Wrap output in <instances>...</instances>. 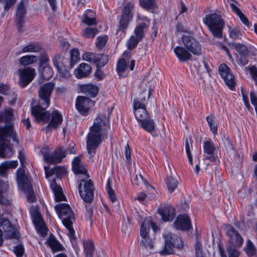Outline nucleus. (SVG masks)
Masks as SVG:
<instances>
[{
	"mask_svg": "<svg viewBox=\"0 0 257 257\" xmlns=\"http://www.w3.org/2000/svg\"><path fill=\"white\" fill-rule=\"evenodd\" d=\"M93 124L89 127V132L86 136V148L89 155L94 156L96 150L101 144L103 139H107L108 136L102 132V119H96Z\"/></svg>",
	"mask_w": 257,
	"mask_h": 257,
	"instance_id": "1",
	"label": "nucleus"
},
{
	"mask_svg": "<svg viewBox=\"0 0 257 257\" xmlns=\"http://www.w3.org/2000/svg\"><path fill=\"white\" fill-rule=\"evenodd\" d=\"M203 22L214 37L222 38L224 22L220 15L216 13L208 14L205 15Z\"/></svg>",
	"mask_w": 257,
	"mask_h": 257,
	"instance_id": "2",
	"label": "nucleus"
},
{
	"mask_svg": "<svg viewBox=\"0 0 257 257\" xmlns=\"http://www.w3.org/2000/svg\"><path fill=\"white\" fill-rule=\"evenodd\" d=\"M165 244L162 250L160 251L161 255L172 254L174 253V248L179 249L183 246L181 238L177 235L171 232H166L163 234Z\"/></svg>",
	"mask_w": 257,
	"mask_h": 257,
	"instance_id": "3",
	"label": "nucleus"
},
{
	"mask_svg": "<svg viewBox=\"0 0 257 257\" xmlns=\"http://www.w3.org/2000/svg\"><path fill=\"white\" fill-rule=\"evenodd\" d=\"M134 9V5L131 2H127L123 7L119 25H118V29L116 31L117 34L119 33L125 34L126 33L129 24L133 19Z\"/></svg>",
	"mask_w": 257,
	"mask_h": 257,
	"instance_id": "4",
	"label": "nucleus"
},
{
	"mask_svg": "<svg viewBox=\"0 0 257 257\" xmlns=\"http://www.w3.org/2000/svg\"><path fill=\"white\" fill-rule=\"evenodd\" d=\"M44 150H46L43 152L44 160L48 164L61 163L66 157V149L61 146L57 147L52 153L48 152V147L44 148Z\"/></svg>",
	"mask_w": 257,
	"mask_h": 257,
	"instance_id": "5",
	"label": "nucleus"
},
{
	"mask_svg": "<svg viewBox=\"0 0 257 257\" xmlns=\"http://www.w3.org/2000/svg\"><path fill=\"white\" fill-rule=\"evenodd\" d=\"M80 196L86 203H91L94 199V184L91 179H82L78 184Z\"/></svg>",
	"mask_w": 257,
	"mask_h": 257,
	"instance_id": "6",
	"label": "nucleus"
},
{
	"mask_svg": "<svg viewBox=\"0 0 257 257\" xmlns=\"http://www.w3.org/2000/svg\"><path fill=\"white\" fill-rule=\"evenodd\" d=\"M183 46L192 54L200 56L202 55V46L200 42L190 34H184L181 37Z\"/></svg>",
	"mask_w": 257,
	"mask_h": 257,
	"instance_id": "7",
	"label": "nucleus"
},
{
	"mask_svg": "<svg viewBox=\"0 0 257 257\" xmlns=\"http://www.w3.org/2000/svg\"><path fill=\"white\" fill-rule=\"evenodd\" d=\"M82 57L83 60L95 65L96 67L98 68L103 67L109 61L108 55L94 53L92 52H85Z\"/></svg>",
	"mask_w": 257,
	"mask_h": 257,
	"instance_id": "8",
	"label": "nucleus"
},
{
	"mask_svg": "<svg viewBox=\"0 0 257 257\" xmlns=\"http://www.w3.org/2000/svg\"><path fill=\"white\" fill-rule=\"evenodd\" d=\"M49 106H45L38 102V104L31 107V113L37 122L49 121L51 118V113L46 109Z\"/></svg>",
	"mask_w": 257,
	"mask_h": 257,
	"instance_id": "9",
	"label": "nucleus"
},
{
	"mask_svg": "<svg viewBox=\"0 0 257 257\" xmlns=\"http://www.w3.org/2000/svg\"><path fill=\"white\" fill-rule=\"evenodd\" d=\"M55 84L48 82L41 86L38 90V102L46 106L50 105V98L53 92Z\"/></svg>",
	"mask_w": 257,
	"mask_h": 257,
	"instance_id": "10",
	"label": "nucleus"
},
{
	"mask_svg": "<svg viewBox=\"0 0 257 257\" xmlns=\"http://www.w3.org/2000/svg\"><path fill=\"white\" fill-rule=\"evenodd\" d=\"M19 75V85L24 88L27 87L34 79L36 76L34 68L30 67L20 68L18 70Z\"/></svg>",
	"mask_w": 257,
	"mask_h": 257,
	"instance_id": "11",
	"label": "nucleus"
},
{
	"mask_svg": "<svg viewBox=\"0 0 257 257\" xmlns=\"http://www.w3.org/2000/svg\"><path fill=\"white\" fill-rule=\"evenodd\" d=\"M55 210L63 224L66 220L73 221L75 214L70 206L67 203H58L55 206Z\"/></svg>",
	"mask_w": 257,
	"mask_h": 257,
	"instance_id": "12",
	"label": "nucleus"
},
{
	"mask_svg": "<svg viewBox=\"0 0 257 257\" xmlns=\"http://www.w3.org/2000/svg\"><path fill=\"white\" fill-rule=\"evenodd\" d=\"M94 105V102L87 96H78L76 98L75 108L81 115H88L90 109Z\"/></svg>",
	"mask_w": 257,
	"mask_h": 257,
	"instance_id": "13",
	"label": "nucleus"
},
{
	"mask_svg": "<svg viewBox=\"0 0 257 257\" xmlns=\"http://www.w3.org/2000/svg\"><path fill=\"white\" fill-rule=\"evenodd\" d=\"M145 23L142 22L137 26L135 30V35H132L127 41V47L128 50H132L136 48L138 43L142 40L144 36Z\"/></svg>",
	"mask_w": 257,
	"mask_h": 257,
	"instance_id": "14",
	"label": "nucleus"
},
{
	"mask_svg": "<svg viewBox=\"0 0 257 257\" xmlns=\"http://www.w3.org/2000/svg\"><path fill=\"white\" fill-rule=\"evenodd\" d=\"M27 10L25 0H21L17 8L15 19L16 27L18 32L20 33L23 31L24 23L25 22V18Z\"/></svg>",
	"mask_w": 257,
	"mask_h": 257,
	"instance_id": "15",
	"label": "nucleus"
},
{
	"mask_svg": "<svg viewBox=\"0 0 257 257\" xmlns=\"http://www.w3.org/2000/svg\"><path fill=\"white\" fill-rule=\"evenodd\" d=\"M219 74L228 87L230 89L233 90L235 85L234 77L227 65L224 63L220 65Z\"/></svg>",
	"mask_w": 257,
	"mask_h": 257,
	"instance_id": "16",
	"label": "nucleus"
},
{
	"mask_svg": "<svg viewBox=\"0 0 257 257\" xmlns=\"http://www.w3.org/2000/svg\"><path fill=\"white\" fill-rule=\"evenodd\" d=\"M133 109L139 125L145 130V103L135 99L133 101Z\"/></svg>",
	"mask_w": 257,
	"mask_h": 257,
	"instance_id": "17",
	"label": "nucleus"
},
{
	"mask_svg": "<svg viewBox=\"0 0 257 257\" xmlns=\"http://www.w3.org/2000/svg\"><path fill=\"white\" fill-rule=\"evenodd\" d=\"M131 58V53L125 51L122 54V58H119L117 61L116 71L119 77H126L127 74L125 72L128 68L127 61H128Z\"/></svg>",
	"mask_w": 257,
	"mask_h": 257,
	"instance_id": "18",
	"label": "nucleus"
},
{
	"mask_svg": "<svg viewBox=\"0 0 257 257\" xmlns=\"http://www.w3.org/2000/svg\"><path fill=\"white\" fill-rule=\"evenodd\" d=\"M8 138H11L13 142L19 144L17 135L14 132L13 125L12 124H6L4 126L0 127V141L5 142H10V140L7 139Z\"/></svg>",
	"mask_w": 257,
	"mask_h": 257,
	"instance_id": "19",
	"label": "nucleus"
},
{
	"mask_svg": "<svg viewBox=\"0 0 257 257\" xmlns=\"http://www.w3.org/2000/svg\"><path fill=\"white\" fill-rule=\"evenodd\" d=\"M203 149L204 159L209 160L212 163H217V157L215 155L216 149L210 139L203 142Z\"/></svg>",
	"mask_w": 257,
	"mask_h": 257,
	"instance_id": "20",
	"label": "nucleus"
},
{
	"mask_svg": "<svg viewBox=\"0 0 257 257\" xmlns=\"http://www.w3.org/2000/svg\"><path fill=\"white\" fill-rule=\"evenodd\" d=\"M174 226L175 229L182 231H188L192 227L190 219L187 214L178 215L174 222Z\"/></svg>",
	"mask_w": 257,
	"mask_h": 257,
	"instance_id": "21",
	"label": "nucleus"
},
{
	"mask_svg": "<svg viewBox=\"0 0 257 257\" xmlns=\"http://www.w3.org/2000/svg\"><path fill=\"white\" fill-rule=\"evenodd\" d=\"M72 170L75 175H84L87 178L89 177L87 168L82 162L80 156H76L73 158L72 161Z\"/></svg>",
	"mask_w": 257,
	"mask_h": 257,
	"instance_id": "22",
	"label": "nucleus"
},
{
	"mask_svg": "<svg viewBox=\"0 0 257 257\" xmlns=\"http://www.w3.org/2000/svg\"><path fill=\"white\" fill-rule=\"evenodd\" d=\"M227 235L231 240V243L235 247H240L243 243V239L231 225L227 227Z\"/></svg>",
	"mask_w": 257,
	"mask_h": 257,
	"instance_id": "23",
	"label": "nucleus"
},
{
	"mask_svg": "<svg viewBox=\"0 0 257 257\" xmlns=\"http://www.w3.org/2000/svg\"><path fill=\"white\" fill-rule=\"evenodd\" d=\"M80 92L91 98H94L98 94L99 88L95 84L91 83L81 84L79 85Z\"/></svg>",
	"mask_w": 257,
	"mask_h": 257,
	"instance_id": "24",
	"label": "nucleus"
},
{
	"mask_svg": "<svg viewBox=\"0 0 257 257\" xmlns=\"http://www.w3.org/2000/svg\"><path fill=\"white\" fill-rule=\"evenodd\" d=\"M51 118L45 128L46 133L49 132L50 127L57 129L63 122L62 114L58 110H53L51 114Z\"/></svg>",
	"mask_w": 257,
	"mask_h": 257,
	"instance_id": "25",
	"label": "nucleus"
},
{
	"mask_svg": "<svg viewBox=\"0 0 257 257\" xmlns=\"http://www.w3.org/2000/svg\"><path fill=\"white\" fill-rule=\"evenodd\" d=\"M174 53L180 62H184L191 60L192 54L184 46H177L174 48Z\"/></svg>",
	"mask_w": 257,
	"mask_h": 257,
	"instance_id": "26",
	"label": "nucleus"
},
{
	"mask_svg": "<svg viewBox=\"0 0 257 257\" xmlns=\"http://www.w3.org/2000/svg\"><path fill=\"white\" fill-rule=\"evenodd\" d=\"M0 226L8 236L12 238H17V230L8 218H3L1 219Z\"/></svg>",
	"mask_w": 257,
	"mask_h": 257,
	"instance_id": "27",
	"label": "nucleus"
},
{
	"mask_svg": "<svg viewBox=\"0 0 257 257\" xmlns=\"http://www.w3.org/2000/svg\"><path fill=\"white\" fill-rule=\"evenodd\" d=\"M159 214L162 219L165 221H171L175 218L176 211L175 208L171 206L160 207L159 209Z\"/></svg>",
	"mask_w": 257,
	"mask_h": 257,
	"instance_id": "28",
	"label": "nucleus"
},
{
	"mask_svg": "<svg viewBox=\"0 0 257 257\" xmlns=\"http://www.w3.org/2000/svg\"><path fill=\"white\" fill-rule=\"evenodd\" d=\"M83 19L81 22L88 26H96L97 21L96 18V13L91 9L85 10L82 15Z\"/></svg>",
	"mask_w": 257,
	"mask_h": 257,
	"instance_id": "29",
	"label": "nucleus"
},
{
	"mask_svg": "<svg viewBox=\"0 0 257 257\" xmlns=\"http://www.w3.org/2000/svg\"><path fill=\"white\" fill-rule=\"evenodd\" d=\"M135 220L141 225L140 235L143 239L140 242V246L145 247V217L143 211L136 210L134 214Z\"/></svg>",
	"mask_w": 257,
	"mask_h": 257,
	"instance_id": "30",
	"label": "nucleus"
},
{
	"mask_svg": "<svg viewBox=\"0 0 257 257\" xmlns=\"http://www.w3.org/2000/svg\"><path fill=\"white\" fill-rule=\"evenodd\" d=\"M146 131L150 133L153 137L158 136L159 132L154 119L150 117L148 112L146 110Z\"/></svg>",
	"mask_w": 257,
	"mask_h": 257,
	"instance_id": "31",
	"label": "nucleus"
},
{
	"mask_svg": "<svg viewBox=\"0 0 257 257\" xmlns=\"http://www.w3.org/2000/svg\"><path fill=\"white\" fill-rule=\"evenodd\" d=\"M91 71V67L90 65L82 63L75 70V76L78 79L86 77L90 74Z\"/></svg>",
	"mask_w": 257,
	"mask_h": 257,
	"instance_id": "32",
	"label": "nucleus"
},
{
	"mask_svg": "<svg viewBox=\"0 0 257 257\" xmlns=\"http://www.w3.org/2000/svg\"><path fill=\"white\" fill-rule=\"evenodd\" d=\"M45 243L51 248L53 252L62 251L65 249L63 245L54 235H50Z\"/></svg>",
	"mask_w": 257,
	"mask_h": 257,
	"instance_id": "33",
	"label": "nucleus"
},
{
	"mask_svg": "<svg viewBox=\"0 0 257 257\" xmlns=\"http://www.w3.org/2000/svg\"><path fill=\"white\" fill-rule=\"evenodd\" d=\"M13 154V147L11 142L0 141V157L2 158L10 157Z\"/></svg>",
	"mask_w": 257,
	"mask_h": 257,
	"instance_id": "34",
	"label": "nucleus"
},
{
	"mask_svg": "<svg viewBox=\"0 0 257 257\" xmlns=\"http://www.w3.org/2000/svg\"><path fill=\"white\" fill-rule=\"evenodd\" d=\"M17 179L19 184H21L24 188L26 187L28 188L30 187L32 189L28 182V178L23 168H19L17 170Z\"/></svg>",
	"mask_w": 257,
	"mask_h": 257,
	"instance_id": "35",
	"label": "nucleus"
},
{
	"mask_svg": "<svg viewBox=\"0 0 257 257\" xmlns=\"http://www.w3.org/2000/svg\"><path fill=\"white\" fill-rule=\"evenodd\" d=\"M99 33L96 27L88 26L82 30L81 35L85 39H93Z\"/></svg>",
	"mask_w": 257,
	"mask_h": 257,
	"instance_id": "36",
	"label": "nucleus"
},
{
	"mask_svg": "<svg viewBox=\"0 0 257 257\" xmlns=\"http://www.w3.org/2000/svg\"><path fill=\"white\" fill-rule=\"evenodd\" d=\"M42 49V47L40 42H31L30 44L23 48L22 53H37L41 51Z\"/></svg>",
	"mask_w": 257,
	"mask_h": 257,
	"instance_id": "37",
	"label": "nucleus"
},
{
	"mask_svg": "<svg viewBox=\"0 0 257 257\" xmlns=\"http://www.w3.org/2000/svg\"><path fill=\"white\" fill-rule=\"evenodd\" d=\"M52 62L56 69H60L67 63V59L61 53H56L52 58Z\"/></svg>",
	"mask_w": 257,
	"mask_h": 257,
	"instance_id": "38",
	"label": "nucleus"
},
{
	"mask_svg": "<svg viewBox=\"0 0 257 257\" xmlns=\"http://www.w3.org/2000/svg\"><path fill=\"white\" fill-rule=\"evenodd\" d=\"M39 71L40 76L45 80H48L51 79L53 75V71L50 65L44 66L41 68H39Z\"/></svg>",
	"mask_w": 257,
	"mask_h": 257,
	"instance_id": "39",
	"label": "nucleus"
},
{
	"mask_svg": "<svg viewBox=\"0 0 257 257\" xmlns=\"http://www.w3.org/2000/svg\"><path fill=\"white\" fill-rule=\"evenodd\" d=\"M206 120L212 133L216 135L217 133L218 122L215 116L213 114H210L206 116Z\"/></svg>",
	"mask_w": 257,
	"mask_h": 257,
	"instance_id": "40",
	"label": "nucleus"
},
{
	"mask_svg": "<svg viewBox=\"0 0 257 257\" xmlns=\"http://www.w3.org/2000/svg\"><path fill=\"white\" fill-rule=\"evenodd\" d=\"M63 224L68 230V236L71 242L72 243L73 241L76 240L75 231L73 227V221L66 220Z\"/></svg>",
	"mask_w": 257,
	"mask_h": 257,
	"instance_id": "41",
	"label": "nucleus"
},
{
	"mask_svg": "<svg viewBox=\"0 0 257 257\" xmlns=\"http://www.w3.org/2000/svg\"><path fill=\"white\" fill-rule=\"evenodd\" d=\"M83 248L85 257H93L94 247L93 243L92 241H84Z\"/></svg>",
	"mask_w": 257,
	"mask_h": 257,
	"instance_id": "42",
	"label": "nucleus"
},
{
	"mask_svg": "<svg viewBox=\"0 0 257 257\" xmlns=\"http://www.w3.org/2000/svg\"><path fill=\"white\" fill-rule=\"evenodd\" d=\"M37 61V57L34 55H25L20 59V63L23 66L32 64Z\"/></svg>",
	"mask_w": 257,
	"mask_h": 257,
	"instance_id": "43",
	"label": "nucleus"
},
{
	"mask_svg": "<svg viewBox=\"0 0 257 257\" xmlns=\"http://www.w3.org/2000/svg\"><path fill=\"white\" fill-rule=\"evenodd\" d=\"M156 190L150 183L146 181V199L152 201L155 198Z\"/></svg>",
	"mask_w": 257,
	"mask_h": 257,
	"instance_id": "44",
	"label": "nucleus"
},
{
	"mask_svg": "<svg viewBox=\"0 0 257 257\" xmlns=\"http://www.w3.org/2000/svg\"><path fill=\"white\" fill-rule=\"evenodd\" d=\"M245 250L249 257L254 256L256 254L255 247L250 239H247L246 241Z\"/></svg>",
	"mask_w": 257,
	"mask_h": 257,
	"instance_id": "45",
	"label": "nucleus"
},
{
	"mask_svg": "<svg viewBox=\"0 0 257 257\" xmlns=\"http://www.w3.org/2000/svg\"><path fill=\"white\" fill-rule=\"evenodd\" d=\"M54 194V199L56 202L66 201V197L63 193L61 187H56L53 191Z\"/></svg>",
	"mask_w": 257,
	"mask_h": 257,
	"instance_id": "46",
	"label": "nucleus"
},
{
	"mask_svg": "<svg viewBox=\"0 0 257 257\" xmlns=\"http://www.w3.org/2000/svg\"><path fill=\"white\" fill-rule=\"evenodd\" d=\"M167 188L170 193H172L177 187V181L171 176H168L166 182Z\"/></svg>",
	"mask_w": 257,
	"mask_h": 257,
	"instance_id": "47",
	"label": "nucleus"
},
{
	"mask_svg": "<svg viewBox=\"0 0 257 257\" xmlns=\"http://www.w3.org/2000/svg\"><path fill=\"white\" fill-rule=\"evenodd\" d=\"M232 46L239 55H248V50L245 45L238 43H234L232 44Z\"/></svg>",
	"mask_w": 257,
	"mask_h": 257,
	"instance_id": "48",
	"label": "nucleus"
},
{
	"mask_svg": "<svg viewBox=\"0 0 257 257\" xmlns=\"http://www.w3.org/2000/svg\"><path fill=\"white\" fill-rule=\"evenodd\" d=\"M13 116V109L10 108L5 109L4 111L0 115V117L5 122H10Z\"/></svg>",
	"mask_w": 257,
	"mask_h": 257,
	"instance_id": "49",
	"label": "nucleus"
},
{
	"mask_svg": "<svg viewBox=\"0 0 257 257\" xmlns=\"http://www.w3.org/2000/svg\"><path fill=\"white\" fill-rule=\"evenodd\" d=\"M80 59L79 52L77 49H73L70 51V64L73 66Z\"/></svg>",
	"mask_w": 257,
	"mask_h": 257,
	"instance_id": "50",
	"label": "nucleus"
},
{
	"mask_svg": "<svg viewBox=\"0 0 257 257\" xmlns=\"http://www.w3.org/2000/svg\"><path fill=\"white\" fill-rule=\"evenodd\" d=\"M35 226L37 232L39 233L41 236L45 237L47 235L48 229L45 222H43Z\"/></svg>",
	"mask_w": 257,
	"mask_h": 257,
	"instance_id": "51",
	"label": "nucleus"
},
{
	"mask_svg": "<svg viewBox=\"0 0 257 257\" xmlns=\"http://www.w3.org/2000/svg\"><path fill=\"white\" fill-rule=\"evenodd\" d=\"M107 42V36H98L95 41L96 47L99 50H102Z\"/></svg>",
	"mask_w": 257,
	"mask_h": 257,
	"instance_id": "52",
	"label": "nucleus"
},
{
	"mask_svg": "<svg viewBox=\"0 0 257 257\" xmlns=\"http://www.w3.org/2000/svg\"><path fill=\"white\" fill-rule=\"evenodd\" d=\"M229 35L230 38L235 40L240 39L241 34L238 28L234 27L229 28Z\"/></svg>",
	"mask_w": 257,
	"mask_h": 257,
	"instance_id": "53",
	"label": "nucleus"
},
{
	"mask_svg": "<svg viewBox=\"0 0 257 257\" xmlns=\"http://www.w3.org/2000/svg\"><path fill=\"white\" fill-rule=\"evenodd\" d=\"M50 59L46 52L41 53L39 56V67L41 68L44 66H49L48 62Z\"/></svg>",
	"mask_w": 257,
	"mask_h": 257,
	"instance_id": "54",
	"label": "nucleus"
},
{
	"mask_svg": "<svg viewBox=\"0 0 257 257\" xmlns=\"http://www.w3.org/2000/svg\"><path fill=\"white\" fill-rule=\"evenodd\" d=\"M124 154L127 164L130 165H131L132 162V150L128 143H127L126 145L124 146Z\"/></svg>",
	"mask_w": 257,
	"mask_h": 257,
	"instance_id": "55",
	"label": "nucleus"
},
{
	"mask_svg": "<svg viewBox=\"0 0 257 257\" xmlns=\"http://www.w3.org/2000/svg\"><path fill=\"white\" fill-rule=\"evenodd\" d=\"M32 221L35 226L44 222L42 215L39 211H36L33 213Z\"/></svg>",
	"mask_w": 257,
	"mask_h": 257,
	"instance_id": "56",
	"label": "nucleus"
},
{
	"mask_svg": "<svg viewBox=\"0 0 257 257\" xmlns=\"http://www.w3.org/2000/svg\"><path fill=\"white\" fill-rule=\"evenodd\" d=\"M157 8L155 0H146V10L154 13Z\"/></svg>",
	"mask_w": 257,
	"mask_h": 257,
	"instance_id": "57",
	"label": "nucleus"
},
{
	"mask_svg": "<svg viewBox=\"0 0 257 257\" xmlns=\"http://www.w3.org/2000/svg\"><path fill=\"white\" fill-rule=\"evenodd\" d=\"M13 251L17 257H23L25 251V248L23 244L22 243H19L14 246Z\"/></svg>",
	"mask_w": 257,
	"mask_h": 257,
	"instance_id": "58",
	"label": "nucleus"
},
{
	"mask_svg": "<svg viewBox=\"0 0 257 257\" xmlns=\"http://www.w3.org/2000/svg\"><path fill=\"white\" fill-rule=\"evenodd\" d=\"M248 55H239L237 56V61L238 64L241 66H244L248 64V60L247 59Z\"/></svg>",
	"mask_w": 257,
	"mask_h": 257,
	"instance_id": "59",
	"label": "nucleus"
},
{
	"mask_svg": "<svg viewBox=\"0 0 257 257\" xmlns=\"http://www.w3.org/2000/svg\"><path fill=\"white\" fill-rule=\"evenodd\" d=\"M55 172L56 177L57 178H60L61 176H63L66 173V169L61 166L55 167Z\"/></svg>",
	"mask_w": 257,
	"mask_h": 257,
	"instance_id": "60",
	"label": "nucleus"
},
{
	"mask_svg": "<svg viewBox=\"0 0 257 257\" xmlns=\"http://www.w3.org/2000/svg\"><path fill=\"white\" fill-rule=\"evenodd\" d=\"M133 184L138 186L145 184V179L143 176L141 174L136 175L133 181Z\"/></svg>",
	"mask_w": 257,
	"mask_h": 257,
	"instance_id": "61",
	"label": "nucleus"
},
{
	"mask_svg": "<svg viewBox=\"0 0 257 257\" xmlns=\"http://www.w3.org/2000/svg\"><path fill=\"white\" fill-rule=\"evenodd\" d=\"M56 69L61 77L66 78L69 76V72L66 68V65L60 67V69Z\"/></svg>",
	"mask_w": 257,
	"mask_h": 257,
	"instance_id": "62",
	"label": "nucleus"
},
{
	"mask_svg": "<svg viewBox=\"0 0 257 257\" xmlns=\"http://www.w3.org/2000/svg\"><path fill=\"white\" fill-rule=\"evenodd\" d=\"M227 251L229 257H239L240 255L239 251L235 247L229 246L227 248Z\"/></svg>",
	"mask_w": 257,
	"mask_h": 257,
	"instance_id": "63",
	"label": "nucleus"
},
{
	"mask_svg": "<svg viewBox=\"0 0 257 257\" xmlns=\"http://www.w3.org/2000/svg\"><path fill=\"white\" fill-rule=\"evenodd\" d=\"M252 79L254 81L255 84L257 85V68L254 66H252L248 69Z\"/></svg>",
	"mask_w": 257,
	"mask_h": 257,
	"instance_id": "64",
	"label": "nucleus"
}]
</instances>
